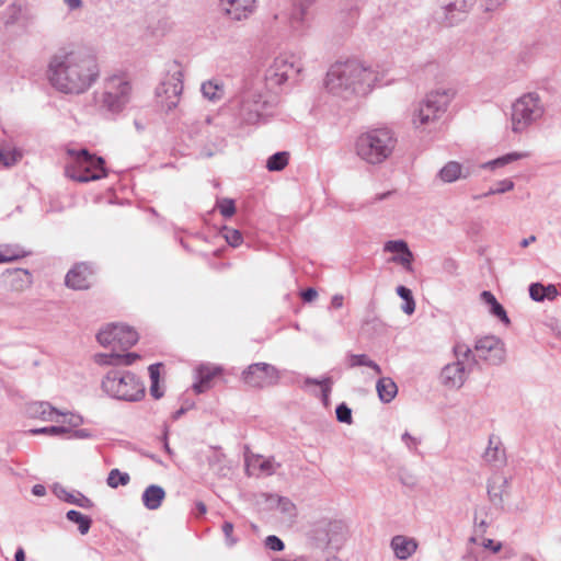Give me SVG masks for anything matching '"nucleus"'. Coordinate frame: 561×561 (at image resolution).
I'll return each instance as SVG.
<instances>
[{
  "label": "nucleus",
  "instance_id": "1",
  "mask_svg": "<svg viewBox=\"0 0 561 561\" xmlns=\"http://www.w3.org/2000/svg\"><path fill=\"white\" fill-rule=\"evenodd\" d=\"M100 75L95 58L81 51L56 55L49 62L50 84L65 94H81L90 89Z\"/></svg>",
  "mask_w": 561,
  "mask_h": 561
},
{
  "label": "nucleus",
  "instance_id": "2",
  "mask_svg": "<svg viewBox=\"0 0 561 561\" xmlns=\"http://www.w3.org/2000/svg\"><path fill=\"white\" fill-rule=\"evenodd\" d=\"M379 80L380 75L375 68L360 60L348 59L329 68L324 87L330 94L351 101L369 94Z\"/></svg>",
  "mask_w": 561,
  "mask_h": 561
},
{
  "label": "nucleus",
  "instance_id": "3",
  "mask_svg": "<svg viewBox=\"0 0 561 561\" xmlns=\"http://www.w3.org/2000/svg\"><path fill=\"white\" fill-rule=\"evenodd\" d=\"M237 103L241 122L254 125L272 115L276 98L264 89L262 79L256 78L245 81Z\"/></svg>",
  "mask_w": 561,
  "mask_h": 561
},
{
  "label": "nucleus",
  "instance_id": "4",
  "mask_svg": "<svg viewBox=\"0 0 561 561\" xmlns=\"http://www.w3.org/2000/svg\"><path fill=\"white\" fill-rule=\"evenodd\" d=\"M397 145L394 134L389 128H375L359 135L355 151L368 164H380L393 152Z\"/></svg>",
  "mask_w": 561,
  "mask_h": 561
},
{
  "label": "nucleus",
  "instance_id": "5",
  "mask_svg": "<svg viewBox=\"0 0 561 561\" xmlns=\"http://www.w3.org/2000/svg\"><path fill=\"white\" fill-rule=\"evenodd\" d=\"M454 95L451 89H438L426 94L413 111L412 124L414 128L421 131L435 129Z\"/></svg>",
  "mask_w": 561,
  "mask_h": 561
},
{
  "label": "nucleus",
  "instance_id": "6",
  "mask_svg": "<svg viewBox=\"0 0 561 561\" xmlns=\"http://www.w3.org/2000/svg\"><path fill=\"white\" fill-rule=\"evenodd\" d=\"M543 114L545 105L539 94L536 92L524 93L511 106V130L514 134H523L539 122Z\"/></svg>",
  "mask_w": 561,
  "mask_h": 561
},
{
  "label": "nucleus",
  "instance_id": "7",
  "mask_svg": "<svg viewBox=\"0 0 561 561\" xmlns=\"http://www.w3.org/2000/svg\"><path fill=\"white\" fill-rule=\"evenodd\" d=\"M102 389L114 399L129 402L139 401L145 396L144 383L127 370H110L102 380Z\"/></svg>",
  "mask_w": 561,
  "mask_h": 561
},
{
  "label": "nucleus",
  "instance_id": "8",
  "mask_svg": "<svg viewBox=\"0 0 561 561\" xmlns=\"http://www.w3.org/2000/svg\"><path fill=\"white\" fill-rule=\"evenodd\" d=\"M95 103L101 111L118 114L129 103L131 85L123 76H111L103 82L102 90L94 94Z\"/></svg>",
  "mask_w": 561,
  "mask_h": 561
},
{
  "label": "nucleus",
  "instance_id": "9",
  "mask_svg": "<svg viewBox=\"0 0 561 561\" xmlns=\"http://www.w3.org/2000/svg\"><path fill=\"white\" fill-rule=\"evenodd\" d=\"M455 362L445 365L439 375L443 386L448 389H459L466 382L471 367L478 364L471 347L466 343L458 342L453 348Z\"/></svg>",
  "mask_w": 561,
  "mask_h": 561
},
{
  "label": "nucleus",
  "instance_id": "10",
  "mask_svg": "<svg viewBox=\"0 0 561 561\" xmlns=\"http://www.w3.org/2000/svg\"><path fill=\"white\" fill-rule=\"evenodd\" d=\"M71 161L67 163V176L78 182H89L107 175L103 158L90 153L87 149H68Z\"/></svg>",
  "mask_w": 561,
  "mask_h": 561
},
{
  "label": "nucleus",
  "instance_id": "11",
  "mask_svg": "<svg viewBox=\"0 0 561 561\" xmlns=\"http://www.w3.org/2000/svg\"><path fill=\"white\" fill-rule=\"evenodd\" d=\"M184 72L182 66L173 60L168 65V75L162 83L157 88V96L161 106L167 111L174 110L183 92Z\"/></svg>",
  "mask_w": 561,
  "mask_h": 561
},
{
  "label": "nucleus",
  "instance_id": "12",
  "mask_svg": "<svg viewBox=\"0 0 561 561\" xmlns=\"http://www.w3.org/2000/svg\"><path fill=\"white\" fill-rule=\"evenodd\" d=\"M299 71L300 68L296 65L295 56L279 55L274 58L265 70L264 79H262L264 89L272 94L274 89L278 88L294 76H297Z\"/></svg>",
  "mask_w": 561,
  "mask_h": 561
},
{
  "label": "nucleus",
  "instance_id": "13",
  "mask_svg": "<svg viewBox=\"0 0 561 561\" xmlns=\"http://www.w3.org/2000/svg\"><path fill=\"white\" fill-rule=\"evenodd\" d=\"M346 526L341 520H320L310 531V537L320 548L339 549L346 538Z\"/></svg>",
  "mask_w": 561,
  "mask_h": 561
},
{
  "label": "nucleus",
  "instance_id": "14",
  "mask_svg": "<svg viewBox=\"0 0 561 561\" xmlns=\"http://www.w3.org/2000/svg\"><path fill=\"white\" fill-rule=\"evenodd\" d=\"M98 342L103 346H118L127 350L135 345L139 339L138 333L124 324H107L96 335Z\"/></svg>",
  "mask_w": 561,
  "mask_h": 561
},
{
  "label": "nucleus",
  "instance_id": "15",
  "mask_svg": "<svg viewBox=\"0 0 561 561\" xmlns=\"http://www.w3.org/2000/svg\"><path fill=\"white\" fill-rule=\"evenodd\" d=\"M242 380L252 388L274 386L279 380L276 367L267 363H255L247 367L242 373Z\"/></svg>",
  "mask_w": 561,
  "mask_h": 561
},
{
  "label": "nucleus",
  "instance_id": "16",
  "mask_svg": "<svg viewBox=\"0 0 561 561\" xmlns=\"http://www.w3.org/2000/svg\"><path fill=\"white\" fill-rule=\"evenodd\" d=\"M473 4L474 0H454L435 10L434 19L444 26H453L465 19Z\"/></svg>",
  "mask_w": 561,
  "mask_h": 561
},
{
  "label": "nucleus",
  "instance_id": "17",
  "mask_svg": "<svg viewBox=\"0 0 561 561\" xmlns=\"http://www.w3.org/2000/svg\"><path fill=\"white\" fill-rule=\"evenodd\" d=\"M476 358L479 357L491 365H500L505 358V350L502 341L496 336L490 335L479 339L476 342Z\"/></svg>",
  "mask_w": 561,
  "mask_h": 561
},
{
  "label": "nucleus",
  "instance_id": "18",
  "mask_svg": "<svg viewBox=\"0 0 561 561\" xmlns=\"http://www.w3.org/2000/svg\"><path fill=\"white\" fill-rule=\"evenodd\" d=\"M383 251L394 253L390 262L401 265L407 272H412L414 255L404 240H389L383 244Z\"/></svg>",
  "mask_w": 561,
  "mask_h": 561
},
{
  "label": "nucleus",
  "instance_id": "19",
  "mask_svg": "<svg viewBox=\"0 0 561 561\" xmlns=\"http://www.w3.org/2000/svg\"><path fill=\"white\" fill-rule=\"evenodd\" d=\"M3 277L7 288L16 293L26 290L33 283L32 274L23 268L8 270Z\"/></svg>",
  "mask_w": 561,
  "mask_h": 561
},
{
  "label": "nucleus",
  "instance_id": "20",
  "mask_svg": "<svg viewBox=\"0 0 561 561\" xmlns=\"http://www.w3.org/2000/svg\"><path fill=\"white\" fill-rule=\"evenodd\" d=\"M91 270L85 263L77 264L66 275V285L72 289L81 290L90 286Z\"/></svg>",
  "mask_w": 561,
  "mask_h": 561
},
{
  "label": "nucleus",
  "instance_id": "21",
  "mask_svg": "<svg viewBox=\"0 0 561 561\" xmlns=\"http://www.w3.org/2000/svg\"><path fill=\"white\" fill-rule=\"evenodd\" d=\"M226 3V13L236 21H241L251 15L255 9L256 0H221Z\"/></svg>",
  "mask_w": 561,
  "mask_h": 561
},
{
  "label": "nucleus",
  "instance_id": "22",
  "mask_svg": "<svg viewBox=\"0 0 561 561\" xmlns=\"http://www.w3.org/2000/svg\"><path fill=\"white\" fill-rule=\"evenodd\" d=\"M26 411L31 417L41 419L46 422H58L57 416L67 415L45 401L30 403Z\"/></svg>",
  "mask_w": 561,
  "mask_h": 561
},
{
  "label": "nucleus",
  "instance_id": "23",
  "mask_svg": "<svg viewBox=\"0 0 561 561\" xmlns=\"http://www.w3.org/2000/svg\"><path fill=\"white\" fill-rule=\"evenodd\" d=\"M221 371L220 367L203 364L196 368V381L193 389L196 393H203L210 388L211 379Z\"/></svg>",
  "mask_w": 561,
  "mask_h": 561
},
{
  "label": "nucleus",
  "instance_id": "24",
  "mask_svg": "<svg viewBox=\"0 0 561 561\" xmlns=\"http://www.w3.org/2000/svg\"><path fill=\"white\" fill-rule=\"evenodd\" d=\"M482 457L485 462L495 467H500L505 462V450L500 437L495 435L489 437V444Z\"/></svg>",
  "mask_w": 561,
  "mask_h": 561
},
{
  "label": "nucleus",
  "instance_id": "25",
  "mask_svg": "<svg viewBox=\"0 0 561 561\" xmlns=\"http://www.w3.org/2000/svg\"><path fill=\"white\" fill-rule=\"evenodd\" d=\"M469 175V169L463 168L457 161L447 162L437 173V178L443 183H454L460 179H467Z\"/></svg>",
  "mask_w": 561,
  "mask_h": 561
},
{
  "label": "nucleus",
  "instance_id": "26",
  "mask_svg": "<svg viewBox=\"0 0 561 561\" xmlns=\"http://www.w3.org/2000/svg\"><path fill=\"white\" fill-rule=\"evenodd\" d=\"M391 548L398 559L405 560L415 552L417 542L413 538L398 535L392 538Z\"/></svg>",
  "mask_w": 561,
  "mask_h": 561
},
{
  "label": "nucleus",
  "instance_id": "27",
  "mask_svg": "<svg viewBox=\"0 0 561 561\" xmlns=\"http://www.w3.org/2000/svg\"><path fill=\"white\" fill-rule=\"evenodd\" d=\"M164 497V489L157 484L147 486L141 495L144 506L150 511L158 510L161 506Z\"/></svg>",
  "mask_w": 561,
  "mask_h": 561
},
{
  "label": "nucleus",
  "instance_id": "28",
  "mask_svg": "<svg viewBox=\"0 0 561 561\" xmlns=\"http://www.w3.org/2000/svg\"><path fill=\"white\" fill-rule=\"evenodd\" d=\"M247 466L252 469H257L261 473L272 476L276 469L280 467L279 463L275 462L273 457L264 458L261 455H253L247 458Z\"/></svg>",
  "mask_w": 561,
  "mask_h": 561
},
{
  "label": "nucleus",
  "instance_id": "29",
  "mask_svg": "<svg viewBox=\"0 0 561 561\" xmlns=\"http://www.w3.org/2000/svg\"><path fill=\"white\" fill-rule=\"evenodd\" d=\"M309 5H305L304 3H295L293 12L289 16V25L290 28L295 33H302L305 28L308 26L307 23V14H308Z\"/></svg>",
  "mask_w": 561,
  "mask_h": 561
},
{
  "label": "nucleus",
  "instance_id": "30",
  "mask_svg": "<svg viewBox=\"0 0 561 561\" xmlns=\"http://www.w3.org/2000/svg\"><path fill=\"white\" fill-rule=\"evenodd\" d=\"M376 390L380 401L383 403L391 402L398 393L397 383L389 377L379 378L376 383Z\"/></svg>",
  "mask_w": 561,
  "mask_h": 561
},
{
  "label": "nucleus",
  "instance_id": "31",
  "mask_svg": "<svg viewBox=\"0 0 561 561\" xmlns=\"http://www.w3.org/2000/svg\"><path fill=\"white\" fill-rule=\"evenodd\" d=\"M54 492L59 499L77 506L83 508H91L93 506L92 501L79 492L77 494H72L60 485H56L54 488Z\"/></svg>",
  "mask_w": 561,
  "mask_h": 561
},
{
  "label": "nucleus",
  "instance_id": "32",
  "mask_svg": "<svg viewBox=\"0 0 561 561\" xmlns=\"http://www.w3.org/2000/svg\"><path fill=\"white\" fill-rule=\"evenodd\" d=\"M480 299L483 304L488 305L490 307V312L497 317L502 322H504L505 324H508L510 323V319L506 314V311L505 309L503 308V306L496 300L495 296L489 291V290H483L481 294H480Z\"/></svg>",
  "mask_w": 561,
  "mask_h": 561
},
{
  "label": "nucleus",
  "instance_id": "33",
  "mask_svg": "<svg viewBox=\"0 0 561 561\" xmlns=\"http://www.w3.org/2000/svg\"><path fill=\"white\" fill-rule=\"evenodd\" d=\"M506 485L507 480L505 478H496L488 483V495L493 504L499 505L503 502Z\"/></svg>",
  "mask_w": 561,
  "mask_h": 561
},
{
  "label": "nucleus",
  "instance_id": "34",
  "mask_svg": "<svg viewBox=\"0 0 561 561\" xmlns=\"http://www.w3.org/2000/svg\"><path fill=\"white\" fill-rule=\"evenodd\" d=\"M528 157H529V152H527V151L510 152V153H506V154L499 157L494 160L485 162L484 164H482V168L494 170V169L502 168L506 164H510L512 162H515L517 160L525 159Z\"/></svg>",
  "mask_w": 561,
  "mask_h": 561
},
{
  "label": "nucleus",
  "instance_id": "35",
  "mask_svg": "<svg viewBox=\"0 0 561 561\" xmlns=\"http://www.w3.org/2000/svg\"><path fill=\"white\" fill-rule=\"evenodd\" d=\"M201 91L205 99L213 102L222 99L225 93L224 84L218 80H208L203 82Z\"/></svg>",
  "mask_w": 561,
  "mask_h": 561
},
{
  "label": "nucleus",
  "instance_id": "36",
  "mask_svg": "<svg viewBox=\"0 0 561 561\" xmlns=\"http://www.w3.org/2000/svg\"><path fill=\"white\" fill-rule=\"evenodd\" d=\"M23 16V9L20 4L12 3L1 13V22L4 26L18 24Z\"/></svg>",
  "mask_w": 561,
  "mask_h": 561
},
{
  "label": "nucleus",
  "instance_id": "37",
  "mask_svg": "<svg viewBox=\"0 0 561 561\" xmlns=\"http://www.w3.org/2000/svg\"><path fill=\"white\" fill-rule=\"evenodd\" d=\"M67 519L78 525V530L81 535L89 533L92 519L78 511L70 510L67 512Z\"/></svg>",
  "mask_w": 561,
  "mask_h": 561
},
{
  "label": "nucleus",
  "instance_id": "38",
  "mask_svg": "<svg viewBox=\"0 0 561 561\" xmlns=\"http://www.w3.org/2000/svg\"><path fill=\"white\" fill-rule=\"evenodd\" d=\"M350 367L367 366L371 368L376 374L381 375L382 370L380 366L371 360L366 354H352L348 357Z\"/></svg>",
  "mask_w": 561,
  "mask_h": 561
},
{
  "label": "nucleus",
  "instance_id": "39",
  "mask_svg": "<svg viewBox=\"0 0 561 561\" xmlns=\"http://www.w3.org/2000/svg\"><path fill=\"white\" fill-rule=\"evenodd\" d=\"M0 250L2 254V263L12 262L27 255V252L20 245H3L0 247Z\"/></svg>",
  "mask_w": 561,
  "mask_h": 561
},
{
  "label": "nucleus",
  "instance_id": "40",
  "mask_svg": "<svg viewBox=\"0 0 561 561\" xmlns=\"http://www.w3.org/2000/svg\"><path fill=\"white\" fill-rule=\"evenodd\" d=\"M289 154L286 151H279L272 154L266 162L270 171H282L288 164Z\"/></svg>",
  "mask_w": 561,
  "mask_h": 561
},
{
  "label": "nucleus",
  "instance_id": "41",
  "mask_svg": "<svg viewBox=\"0 0 561 561\" xmlns=\"http://www.w3.org/2000/svg\"><path fill=\"white\" fill-rule=\"evenodd\" d=\"M22 158V153L15 149L0 147V164L12 167Z\"/></svg>",
  "mask_w": 561,
  "mask_h": 561
},
{
  "label": "nucleus",
  "instance_id": "42",
  "mask_svg": "<svg viewBox=\"0 0 561 561\" xmlns=\"http://www.w3.org/2000/svg\"><path fill=\"white\" fill-rule=\"evenodd\" d=\"M130 477L126 472H121L118 469H112L107 476V485L116 489L119 485H126L129 483Z\"/></svg>",
  "mask_w": 561,
  "mask_h": 561
},
{
  "label": "nucleus",
  "instance_id": "43",
  "mask_svg": "<svg viewBox=\"0 0 561 561\" xmlns=\"http://www.w3.org/2000/svg\"><path fill=\"white\" fill-rule=\"evenodd\" d=\"M331 383H332V381L330 378H324L322 380L314 379V378H306L305 379L306 386L318 385V386L322 387V400H323L324 404H327L328 400H329V394L331 392Z\"/></svg>",
  "mask_w": 561,
  "mask_h": 561
},
{
  "label": "nucleus",
  "instance_id": "44",
  "mask_svg": "<svg viewBox=\"0 0 561 561\" xmlns=\"http://www.w3.org/2000/svg\"><path fill=\"white\" fill-rule=\"evenodd\" d=\"M70 432V430L66 426H48V427H41V428H33L30 431L33 435L38 434H47L51 436H64L67 435Z\"/></svg>",
  "mask_w": 561,
  "mask_h": 561
},
{
  "label": "nucleus",
  "instance_id": "45",
  "mask_svg": "<svg viewBox=\"0 0 561 561\" xmlns=\"http://www.w3.org/2000/svg\"><path fill=\"white\" fill-rule=\"evenodd\" d=\"M224 238L231 247H239L242 243V234L239 230L224 227L221 231Z\"/></svg>",
  "mask_w": 561,
  "mask_h": 561
},
{
  "label": "nucleus",
  "instance_id": "46",
  "mask_svg": "<svg viewBox=\"0 0 561 561\" xmlns=\"http://www.w3.org/2000/svg\"><path fill=\"white\" fill-rule=\"evenodd\" d=\"M217 208L219 209L220 214L229 218L236 213V206L233 199L230 198H222L217 203Z\"/></svg>",
  "mask_w": 561,
  "mask_h": 561
},
{
  "label": "nucleus",
  "instance_id": "47",
  "mask_svg": "<svg viewBox=\"0 0 561 561\" xmlns=\"http://www.w3.org/2000/svg\"><path fill=\"white\" fill-rule=\"evenodd\" d=\"M121 354L110 353V354H96L94 359L99 365H119Z\"/></svg>",
  "mask_w": 561,
  "mask_h": 561
},
{
  "label": "nucleus",
  "instance_id": "48",
  "mask_svg": "<svg viewBox=\"0 0 561 561\" xmlns=\"http://www.w3.org/2000/svg\"><path fill=\"white\" fill-rule=\"evenodd\" d=\"M335 413L339 422L346 424L352 423V410L345 403L339 404Z\"/></svg>",
  "mask_w": 561,
  "mask_h": 561
},
{
  "label": "nucleus",
  "instance_id": "49",
  "mask_svg": "<svg viewBox=\"0 0 561 561\" xmlns=\"http://www.w3.org/2000/svg\"><path fill=\"white\" fill-rule=\"evenodd\" d=\"M529 296L535 301L545 300V285L541 283H533L529 286Z\"/></svg>",
  "mask_w": 561,
  "mask_h": 561
},
{
  "label": "nucleus",
  "instance_id": "50",
  "mask_svg": "<svg viewBox=\"0 0 561 561\" xmlns=\"http://www.w3.org/2000/svg\"><path fill=\"white\" fill-rule=\"evenodd\" d=\"M68 434H69L68 438H75V439H90L93 437L92 432L88 428L78 430V427H77L75 430H70V432Z\"/></svg>",
  "mask_w": 561,
  "mask_h": 561
},
{
  "label": "nucleus",
  "instance_id": "51",
  "mask_svg": "<svg viewBox=\"0 0 561 561\" xmlns=\"http://www.w3.org/2000/svg\"><path fill=\"white\" fill-rule=\"evenodd\" d=\"M67 415V419L65 420V423L68 424V428L71 430V428H77L79 427L80 425L83 424L84 420L81 415L79 414H75V413H67L65 412Z\"/></svg>",
  "mask_w": 561,
  "mask_h": 561
},
{
  "label": "nucleus",
  "instance_id": "52",
  "mask_svg": "<svg viewBox=\"0 0 561 561\" xmlns=\"http://www.w3.org/2000/svg\"><path fill=\"white\" fill-rule=\"evenodd\" d=\"M265 545L273 551H282L284 549V542L274 535H271L265 539Z\"/></svg>",
  "mask_w": 561,
  "mask_h": 561
},
{
  "label": "nucleus",
  "instance_id": "53",
  "mask_svg": "<svg viewBox=\"0 0 561 561\" xmlns=\"http://www.w3.org/2000/svg\"><path fill=\"white\" fill-rule=\"evenodd\" d=\"M507 0H481V7L485 12H493L501 8Z\"/></svg>",
  "mask_w": 561,
  "mask_h": 561
},
{
  "label": "nucleus",
  "instance_id": "54",
  "mask_svg": "<svg viewBox=\"0 0 561 561\" xmlns=\"http://www.w3.org/2000/svg\"><path fill=\"white\" fill-rule=\"evenodd\" d=\"M278 507L283 513L288 514L290 516L294 515L295 513V505L287 497H278Z\"/></svg>",
  "mask_w": 561,
  "mask_h": 561
},
{
  "label": "nucleus",
  "instance_id": "55",
  "mask_svg": "<svg viewBox=\"0 0 561 561\" xmlns=\"http://www.w3.org/2000/svg\"><path fill=\"white\" fill-rule=\"evenodd\" d=\"M233 524L230 522H225L222 524V533L225 534L226 541L229 546H233L237 542V539L232 537Z\"/></svg>",
  "mask_w": 561,
  "mask_h": 561
},
{
  "label": "nucleus",
  "instance_id": "56",
  "mask_svg": "<svg viewBox=\"0 0 561 561\" xmlns=\"http://www.w3.org/2000/svg\"><path fill=\"white\" fill-rule=\"evenodd\" d=\"M402 440L409 450L415 451L420 440L416 437L411 436L408 432L403 433Z\"/></svg>",
  "mask_w": 561,
  "mask_h": 561
},
{
  "label": "nucleus",
  "instance_id": "57",
  "mask_svg": "<svg viewBox=\"0 0 561 561\" xmlns=\"http://www.w3.org/2000/svg\"><path fill=\"white\" fill-rule=\"evenodd\" d=\"M515 184L512 180L505 179L496 183L495 192L499 194H503L505 192H510L514 188Z\"/></svg>",
  "mask_w": 561,
  "mask_h": 561
},
{
  "label": "nucleus",
  "instance_id": "58",
  "mask_svg": "<svg viewBox=\"0 0 561 561\" xmlns=\"http://www.w3.org/2000/svg\"><path fill=\"white\" fill-rule=\"evenodd\" d=\"M482 546L485 549H490L493 553H497L502 549V542H495L494 540L489 539V538L483 539Z\"/></svg>",
  "mask_w": 561,
  "mask_h": 561
},
{
  "label": "nucleus",
  "instance_id": "59",
  "mask_svg": "<svg viewBox=\"0 0 561 561\" xmlns=\"http://www.w3.org/2000/svg\"><path fill=\"white\" fill-rule=\"evenodd\" d=\"M160 366H161V364H152L149 366L148 370H149V376H150L151 382H159Z\"/></svg>",
  "mask_w": 561,
  "mask_h": 561
},
{
  "label": "nucleus",
  "instance_id": "60",
  "mask_svg": "<svg viewBox=\"0 0 561 561\" xmlns=\"http://www.w3.org/2000/svg\"><path fill=\"white\" fill-rule=\"evenodd\" d=\"M139 358V355L137 353H127L125 355H121V358H119V365L123 364V365H131L136 359Z\"/></svg>",
  "mask_w": 561,
  "mask_h": 561
},
{
  "label": "nucleus",
  "instance_id": "61",
  "mask_svg": "<svg viewBox=\"0 0 561 561\" xmlns=\"http://www.w3.org/2000/svg\"><path fill=\"white\" fill-rule=\"evenodd\" d=\"M318 296V293L314 288H307L304 291H301V298L306 302H311L314 300Z\"/></svg>",
  "mask_w": 561,
  "mask_h": 561
},
{
  "label": "nucleus",
  "instance_id": "62",
  "mask_svg": "<svg viewBox=\"0 0 561 561\" xmlns=\"http://www.w3.org/2000/svg\"><path fill=\"white\" fill-rule=\"evenodd\" d=\"M558 296L557 287L552 284L545 286V299L554 300Z\"/></svg>",
  "mask_w": 561,
  "mask_h": 561
},
{
  "label": "nucleus",
  "instance_id": "63",
  "mask_svg": "<svg viewBox=\"0 0 561 561\" xmlns=\"http://www.w3.org/2000/svg\"><path fill=\"white\" fill-rule=\"evenodd\" d=\"M397 294L404 300L413 298L411 290L404 286H399L397 288Z\"/></svg>",
  "mask_w": 561,
  "mask_h": 561
},
{
  "label": "nucleus",
  "instance_id": "64",
  "mask_svg": "<svg viewBox=\"0 0 561 561\" xmlns=\"http://www.w3.org/2000/svg\"><path fill=\"white\" fill-rule=\"evenodd\" d=\"M150 394L154 399H160L163 396V392L160 391L159 382H151V385H150Z\"/></svg>",
  "mask_w": 561,
  "mask_h": 561
}]
</instances>
